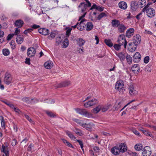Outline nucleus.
Returning a JSON list of instances; mask_svg holds the SVG:
<instances>
[{"label":"nucleus","instance_id":"nucleus-56","mask_svg":"<svg viewBox=\"0 0 156 156\" xmlns=\"http://www.w3.org/2000/svg\"><path fill=\"white\" fill-rule=\"evenodd\" d=\"M33 30V29L32 28L28 29L24 31V33L25 34H27L28 33L31 32Z\"/></svg>","mask_w":156,"mask_h":156},{"label":"nucleus","instance_id":"nucleus-16","mask_svg":"<svg viewBox=\"0 0 156 156\" xmlns=\"http://www.w3.org/2000/svg\"><path fill=\"white\" fill-rule=\"evenodd\" d=\"M44 66L46 69H49L52 67L53 63L52 62L48 61L44 63Z\"/></svg>","mask_w":156,"mask_h":156},{"label":"nucleus","instance_id":"nucleus-58","mask_svg":"<svg viewBox=\"0 0 156 156\" xmlns=\"http://www.w3.org/2000/svg\"><path fill=\"white\" fill-rule=\"evenodd\" d=\"M31 100H32L31 101V102L30 104H35L36 103H37L38 102V100L36 98H31Z\"/></svg>","mask_w":156,"mask_h":156},{"label":"nucleus","instance_id":"nucleus-13","mask_svg":"<svg viewBox=\"0 0 156 156\" xmlns=\"http://www.w3.org/2000/svg\"><path fill=\"white\" fill-rule=\"evenodd\" d=\"M84 20H82L78 24L77 29L80 30L81 31L84 30V27L86 26V24L84 23Z\"/></svg>","mask_w":156,"mask_h":156},{"label":"nucleus","instance_id":"nucleus-30","mask_svg":"<svg viewBox=\"0 0 156 156\" xmlns=\"http://www.w3.org/2000/svg\"><path fill=\"white\" fill-rule=\"evenodd\" d=\"M105 42L106 44L110 47H112L113 46V43L110 39H105Z\"/></svg>","mask_w":156,"mask_h":156},{"label":"nucleus","instance_id":"nucleus-2","mask_svg":"<svg viewBox=\"0 0 156 156\" xmlns=\"http://www.w3.org/2000/svg\"><path fill=\"white\" fill-rule=\"evenodd\" d=\"M142 12H146L147 16L150 18L153 17L155 14V10L152 8H146V7H144L142 9Z\"/></svg>","mask_w":156,"mask_h":156},{"label":"nucleus","instance_id":"nucleus-19","mask_svg":"<svg viewBox=\"0 0 156 156\" xmlns=\"http://www.w3.org/2000/svg\"><path fill=\"white\" fill-rule=\"evenodd\" d=\"M15 24L16 27L18 28H20L23 26L24 24V22L22 20L19 19L16 20L15 21Z\"/></svg>","mask_w":156,"mask_h":156},{"label":"nucleus","instance_id":"nucleus-48","mask_svg":"<svg viewBox=\"0 0 156 156\" xmlns=\"http://www.w3.org/2000/svg\"><path fill=\"white\" fill-rule=\"evenodd\" d=\"M84 106L86 108H88L92 106V104H91L90 101H89L88 102L85 103Z\"/></svg>","mask_w":156,"mask_h":156},{"label":"nucleus","instance_id":"nucleus-1","mask_svg":"<svg viewBox=\"0 0 156 156\" xmlns=\"http://www.w3.org/2000/svg\"><path fill=\"white\" fill-rule=\"evenodd\" d=\"M141 41V37L138 34L133 36V42L129 43L128 45V49L129 51L133 52L135 51L136 47L140 43Z\"/></svg>","mask_w":156,"mask_h":156},{"label":"nucleus","instance_id":"nucleus-38","mask_svg":"<svg viewBox=\"0 0 156 156\" xmlns=\"http://www.w3.org/2000/svg\"><path fill=\"white\" fill-rule=\"evenodd\" d=\"M151 153V151H146L143 150L142 154L144 156H149Z\"/></svg>","mask_w":156,"mask_h":156},{"label":"nucleus","instance_id":"nucleus-37","mask_svg":"<svg viewBox=\"0 0 156 156\" xmlns=\"http://www.w3.org/2000/svg\"><path fill=\"white\" fill-rule=\"evenodd\" d=\"M63 40V37H57L56 40V42L57 45H59L61 44Z\"/></svg>","mask_w":156,"mask_h":156},{"label":"nucleus","instance_id":"nucleus-43","mask_svg":"<svg viewBox=\"0 0 156 156\" xmlns=\"http://www.w3.org/2000/svg\"><path fill=\"white\" fill-rule=\"evenodd\" d=\"M0 117L1 118V124L2 127V128L5 129V121H4V118L2 115L0 116Z\"/></svg>","mask_w":156,"mask_h":156},{"label":"nucleus","instance_id":"nucleus-63","mask_svg":"<svg viewBox=\"0 0 156 156\" xmlns=\"http://www.w3.org/2000/svg\"><path fill=\"white\" fill-rule=\"evenodd\" d=\"M72 30V29L71 28H69L66 31V35L67 36H69L70 33L71 31Z\"/></svg>","mask_w":156,"mask_h":156},{"label":"nucleus","instance_id":"nucleus-10","mask_svg":"<svg viewBox=\"0 0 156 156\" xmlns=\"http://www.w3.org/2000/svg\"><path fill=\"white\" fill-rule=\"evenodd\" d=\"M131 70L135 74H137L139 72L140 69L138 64H134L131 68Z\"/></svg>","mask_w":156,"mask_h":156},{"label":"nucleus","instance_id":"nucleus-23","mask_svg":"<svg viewBox=\"0 0 156 156\" xmlns=\"http://www.w3.org/2000/svg\"><path fill=\"white\" fill-rule=\"evenodd\" d=\"M119 7L123 9H126L127 8V4L124 2L122 1L120 2L119 3Z\"/></svg>","mask_w":156,"mask_h":156},{"label":"nucleus","instance_id":"nucleus-45","mask_svg":"<svg viewBox=\"0 0 156 156\" xmlns=\"http://www.w3.org/2000/svg\"><path fill=\"white\" fill-rule=\"evenodd\" d=\"M3 54L5 56L8 55L9 54V51L7 49H4L2 51Z\"/></svg>","mask_w":156,"mask_h":156},{"label":"nucleus","instance_id":"nucleus-51","mask_svg":"<svg viewBox=\"0 0 156 156\" xmlns=\"http://www.w3.org/2000/svg\"><path fill=\"white\" fill-rule=\"evenodd\" d=\"M91 104H92V105L97 104L98 103V101L97 99L94 98L90 100Z\"/></svg>","mask_w":156,"mask_h":156},{"label":"nucleus","instance_id":"nucleus-40","mask_svg":"<svg viewBox=\"0 0 156 156\" xmlns=\"http://www.w3.org/2000/svg\"><path fill=\"white\" fill-rule=\"evenodd\" d=\"M107 16V15L104 12H101L99 15H98V16L97 17V19L100 20L102 18L104 17H106Z\"/></svg>","mask_w":156,"mask_h":156},{"label":"nucleus","instance_id":"nucleus-26","mask_svg":"<svg viewBox=\"0 0 156 156\" xmlns=\"http://www.w3.org/2000/svg\"><path fill=\"white\" fill-rule=\"evenodd\" d=\"M66 135H67L71 140L76 141V137L71 132L69 131H66Z\"/></svg>","mask_w":156,"mask_h":156},{"label":"nucleus","instance_id":"nucleus-27","mask_svg":"<svg viewBox=\"0 0 156 156\" xmlns=\"http://www.w3.org/2000/svg\"><path fill=\"white\" fill-rule=\"evenodd\" d=\"M86 26H87L86 30L87 31H90L93 28V25L91 22H87V23Z\"/></svg>","mask_w":156,"mask_h":156},{"label":"nucleus","instance_id":"nucleus-22","mask_svg":"<svg viewBox=\"0 0 156 156\" xmlns=\"http://www.w3.org/2000/svg\"><path fill=\"white\" fill-rule=\"evenodd\" d=\"M111 152L113 154L115 155H119L120 153L118 147L116 146H115L112 148Z\"/></svg>","mask_w":156,"mask_h":156},{"label":"nucleus","instance_id":"nucleus-21","mask_svg":"<svg viewBox=\"0 0 156 156\" xmlns=\"http://www.w3.org/2000/svg\"><path fill=\"white\" fill-rule=\"evenodd\" d=\"M23 40V36L21 35H17L16 37V42L19 44H20L22 43Z\"/></svg>","mask_w":156,"mask_h":156},{"label":"nucleus","instance_id":"nucleus-60","mask_svg":"<svg viewBox=\"0 0 156 156\" xmlns=\"http://www.w3.org/2000/svg\"><path fill=\"white\" fill-rule=\"evenodd\" d=\"M149 57L148 56L145 57L144 59V62L145 63H147L149 62Z\"/></svg>","mask_w":156,"mask_h":156},{"label":"nucleus","instance_id":"nucleus-34","mask_svg":"<svg viewBox=\"0 0 156 156\" xmlns=\"http://www.w3.org/2000/svg\"><path fill=\"white\" fill-rule=\"evenodd\" d=\"M2 101L5 104L9 106L10 108H14V105L8 101L6 100H3Z\"/></svg>","mask_w":156,"mask_h":156},{"label":"nucleus","instance_id":"nucleus-54","mask_svg":"<svg viewBox=\"0 0 156 156\" xmlns=\"http://www.w3.org/2000/svg\"><path fill=\"white\" fill-rule=\"evenodd\" d=\"M143 133L144 134H145V135L147 136H150L151 137L152 136V135L151 133L150 132L147 131L146 130H145V131Z\"/></svg>","mask_w":156,"mask_h":156},{"label":"nucleus","instance_id":"nucleus-29","mask_svg":"<svg viewBox=\"0 0 156 156\" xmlns=\"http://www.w3.org/2000/svg\"><path fill=\"white\" fill-rule=\"evenodd\" d=\"M78 44L80 47H82L85 43V41L82 38H79L76 40Z\"/></svg>","mask_w":156,"mask_h":156},{"label":"nucleus","instance_id":"nucleus-12","mask_svg":"<svg viewBox=\"0 0 156 156\" xmlns=\"http://www.w3.org/2000/svg\"><path fill=\"white\" fill-rule=\"evenodd\" d=\"M146 4V2L145 0H140L136 3V6L137 8H141L144 6Z\"/></svg>","mask_w":156,"mask_h":156},{"label":"nucleus","instance_id":"nucleus-61","mask_svg":"<svg viewBox=\"0 0 156 156\" xmlns=\"http://www.w3.org/2000/svg\"><path fill=\"white\" fill-rule=\"evenodd\" d=\"M20 30L18 29V28H16V29L15 31L13 34H14V35H17L20 34Z\"/></svg>","mask_w":156,"mask_h":156},{"label":"nucleus","instance_id":"nucleus-8","mask_svg":"<svg viewBox=\"0 0 156 156\" xmlns=\"http://www.w3.org/2000/svg\"><path fill=\"white\" fill-rule=\"evenodd\" d=\"M75 110L77 113L79 114L83 115L85 116H87L88 115L87 112L85 109L77 108L75 109Z\"/></svg>","mask_w":156,"mask_h":156},{"label":"nucleus","instance_id":"nucleus-47","mask_svg":"<svg viewBox=\"0 0 156 156\" xmlns=\"http://www.w3.org/2000/svg\"><path fill=\"white\" fill-rule=\"evenodd\" d=\"M122 105V103L121 102H119L118 104L117 105H115L114 106V108H115L114 111H117L121 107V105Z\"/></svg>","mask_w":156,"mask_h":156},{"label":"nucleus","instance_id":"nucleus-53","mask_svg":"<svg viewBox=\"0 0 156 156\" xmlns=\"http://www.w3.org/2000/svg\"><path fill=\"white\" fill-rule=\"evenodd\" d=\"M46 113L48 115L51 117H53L56 116L55 115L51 112L47 111Z\"/></svg>","mask_w":156,"mask_h":156},{"label":"nucleus","instance_id":"nucleus-28","mask_svg":"<svg viewBox=\"0 0 156 156\" xmlns=\"http://www.w3.org/2000/svg\"><path fill=\"white\" fill-rule=\"evenodd\" d=\"M93 126V124L92 123H90L88 124H86L84 123L83 127L88 130L89 129H92Z\"/></svg>","mask_w":156,"mask_h":156},{"label":"nucleus","instance_id":"nucleus-46","mask_svg":"<svg viewBox=\"0 0 156 156\" xmlns=\"http://www.w3.org/2000/svg\"><path fill=\"white\" fill-rule=\"evenodd\" d=\"M131 131L136 135L138 136H141V135L140 133L135 129H132Z\"/></svg>","mask_w":156,"mask_h":156},{"label":"nucleus","instance_id":"nucleus-52","mask_svg":"<svg viewBox=\"0 0 156 156\" xmlns=\"http://www.w3.org/2000/svg\"><path fill=\"white\" fill-rule=\"evenodd\" d=\"M25 117L29 121H30L31 123L34 124V122L32 120L31 118L27 115H25Z\"/></svg>","mask_w":156,"mask_h":156},{"label":"nucleus","instance_id":"nucleus-64","mask_svg":"<svg viewBox=\"0 0 156 156\" xmlns=\"http://www.w3.org/2000/svg\"><path fill=\"white\" fill-rule=\"evenodd\" d=\"M94 151L96 152H99L100 151V149L98 147L95 146L94 147Z\"/></svg>","mask_w":156,"mask_h":156},{"label":"nucleus","instance_id":"nucleus-17","mask_svg":"<svg viewBox=\"0 0 156 156\" xmlns=\"http://www.w3.org/2000/svg\"><path fill=\"white\" fill-rule=\"evenodd\" d=\"M117 27L118 31L120 33L124 32L126 29V27L124 24L120 23Z\"/></svg>","mask_w":156,"mask_h":156},{"label":"nucleus","instance_id":"nucleus-15","mask_svg":"<svg viewBox=\"0 0 156 156\" xmlns=\"http://www.w3.org/2000/svg\"><path fill=\"white\" fill-rule=\"evenodd\" d=\"M129 93L131 96H134L137 93V92L134 90L133 86H130L129 87Z\"/></svg>","mask_w":156,"mask_h":156},{"label":"nucleus","instance_id":"nucleus-32","mask_svg":"<svg viewBox=\"0 0 156 156\" xmlns=\"http://www.w3.org/2000/svg\"><path fill=\"white\" fill-rule=\"evenodd\" d=\"M143 147L142 144H136L134 146L135 149L137 151H140L142 149Z\"/></svg>","mask_w":156,"mask_h":156},{"label":"nucleus","instance_id":"nucleus-57","mask_svg":"<svg viewBox=\"0 0 156 156\" xmlns=\"http://www.w3.org/2000/svg\"><path fill=\"white\" fill-rule=\"evenodd\" d=\"M14 34H9L7 37V40L8 41H9L13 37Z\"/></svg>","mask_w":156,"mask_h":156},{"label":"nucleus","instance_id":"nucleus-6","mask_svg":"<svg viewBox=\"0 0 156 156\" xmlns=\"http://www.w3.org/2000/svg\"><path fill=\"white\" fill-rule=\"evenodd\" d=\"M36 53V50L33 47L28 48L27 50V55L30 57H34Z\"/></svg>","mask_w":156,"mask_h":156},{"label":"nucleus","instance_id":"nucleus-42","mask_svg":"<svg viewBox=\"0 0 156 156\" xmlns=\"http://www.w3.org/2000/svg\"><path fill=\"white\" fill-rule=\"evenodd\" d=\"M74 132L76 134L79 136H82L83 135L82 131L76 128Z\"/></svg>","mask_w":156,"mask_h":156},{"label":"nucleus","instance_id":"nucleus-25","mask_svg":"<svg viewBox=\"0 0 156 156\" xmlns=\"http://www.w3.org/2000/svg\"><path fill=\"white\" fill-rule=\"evenodd\" d=\"M73 121L76 122L80 126L83 127L84 124V121L82 120H80L77 119H74Z\"/></svg>","mask_w":156,"mask_h":156},{"label":"nucleus","instance_id":"nucleus-50","mask_svg":"<svg viewBox=\"0 0 156 156\" xmlns=\"http://www.w3.org/2000/svg\"><path fill=\"white\" fill-rule=\"evenodd\" d=\"M55 34L54 32H52L50 34V35L48 36V38L50 39L51 40L55 37Z\"/></svg>","mask_w":156,"mask_h":156},{"label":"nucleus","instance_id":"nucleus-36","mask_svg":"<svg viewBox=\"0 0 156 156\" xmlns=\"http://www.w3.org/2000/svg\"><path fill=\"white\" fill-rule=\"evenodd\" d=\"M62 140L63 142L67 146L69 147H71L72 148H74V147L73 145L70 143L67 140L65 139H62Z\"/></svg>","mask_w":156,"mask_h":156},{"label":"nucleus","instance_id":"nucleus-9","mask_svg":"<svg viewBox=\"0 0 156 156\" xmlns=\"http://www.w3.org/2000/svg\"><path fill=\"white\" fill-rule=\"evenodd\" d=\"M118 148L120 152H124L127 150V147L126 145L124 143L120 144Z\"/></svg>","mask_w":156,"mask_h":156},{"label":"nucleus","instance_id":"nucleus-5","mask_svg":"<svg viewBox=\"0 0 156 156\" xmlns=\"http://www.w3.org/2000/svg\"><path fill=\"white\" fill-rule=\"evenodd\" d=\"M12 79L11 74L8 72H6L5 75L4 82L6 84L8 85L11 83Z\"/></svg>","mask_w":156,"mask_h":156},{"label":"nucleus","instance_id":"nucleus-7","mask_svg":"<svg viewBox=\"0 0 156 156\" xmlns=\"http://www.w3.org/2000/svg\"><path fill=\"white\" fill-rule=\"evenodd\" d=\"M141 58V55L140 54L137 52L133 55V60L135 62H138L140 61Z\"/></svg>","mask_w":156,"mask_h":156},{"label":"nucleus","instance_id":"nucleus-62","mask_svg":"<svg viewBox=\"0 0 156 156\" xmlns=\"http://www.w3.org/2000/svg\"><path fill=\"white\" fill-rule=\"evenodd\" d=\"M13 108L14 109V111L16 112L19 114H20L21 112L20 111V110L17 108L15 107H14V108Z\"/></svg>","mask_w":156,"mask_h":156},{"label":"nucleus","instance_id":"nucleus-39","mask_svg":"<svg viewBox=\"0 0 156 156\" xmlns=\"http://www.w3.org/2000/svg\"><path fill=\"white\" fill-rule=\"evenodd\" d=\"M101 108V107L100 105H99L93 110L92 112L95 114L98 112Z\"/></svg>","mask_w":156,"mask_h":156},{"label":"nucleus","instance_id":"nucleus-49","mask_svg":"<svg viewBox=\"0 0 156 156\" xmlns=\"http://www.w3.org/2000/svg\"><path fill=\"white\" fill-rule=\"evenodd\" d=\"M121 46L122 45L119 44H115L114 45V47L116 50L118 51L120 48H121Z\"/></svg>","mask_w":156,"mask_h":156},{"label":"nucleus","instance_id":"nucleus-44","mask_svg":"<svg viewBox=\"0 0 156 156\" xmlns=\"http://www.w3.org/2000/svg\"><path fill=\"white\" fill-rule=\"evenodd\" d=\"M126 57L127 62L129 64L131 63L132 62V58L131 56L130 55L127 54Z\"/></svg>","mask_w":156,"mask_h":156},{"label":"nucleus","instance_id":"nucleus-4","mask_svg":"<svg viewBox=\"0 0 156 156\" xmlns=\"http://www.w3.org/2000/svg\"><path fill=\"white\" fill-rule=\"evenodd\" d=\"M117 42L122 45H123L125 48H126L127 42L125 39V35L122 34L119 35L118 38Z\"/></svg>","mask_w":156,"mask_h":156},{"label":"nucleus","instance_id":"nucleus-35","mask_svg":"<svg viewBox=\"0 0 156 156\" xmlns=\"http://www.w3.org/2000/svg\"><path fill=\"white\" fill-rule=\"evenodd\" d=\"M63 48H66L69 45V40L67 38H66L63 41Z\"/></svg>","mask_w":156,"mask_h":156},{"label":"nucleus","instance_id":"nucleus-41","mask_svg":"<svg viewBox=\"0 0 156 156\" xmlns=\"http://www.w3.org/2000/svg\"><path fill=\"white\" fill-rule=\"evenodd\" d=\"M136 2L134 1L132 2L131 3V9L133 10H135L136 9Z\"/></svg>","mask_w":156,"mask_h":156},{"label":"nucleus","instance_id":"nucleus-18","mask_svg":"<svg viewBox=\"0 0 156 156\" xmlns=\"http://www.w3.org/2000/svg\"><path fill=\"white\" fill-rule=\"evenodd\" d=\"M134 30L133 28L129 29L127 30L126 33V36L128 37H130L133 36L134 32Z\"/></svg>","mask_w":156,"mask_h":156},{"label":"nucleus","instance_id":"nucleus-3","mask_svg":"<svg viewBox=\"0 0 156 156\" xmlns=\"http://www.w3.org/2000/svg\"><path fill=\"white\" fill-rule=\"evenodd\" d=\"M124 85L123 81L122 80L117 81L115 83V89L117 90H119L120 92L122 91L123 93L125 90Z\"/></svg>","mask_w":156,"mask_h":156},{"label":"nucleus","instance_id":"nucleus-31","mask_svg":"<svg viewBox=\"0 0 156 156\" xmlns=\"http://www.w3.org/2000/svg\"><path fill=\"white\" fill-rule=\"evenodd\" d=\"M31 98L29 97H24L22 98V100L27 104H30L31 102V101L32 100H31Z\"/></svg>","mask_w":156,"mask_h":156},{"label":"nucleus","instance_id":"nucleus-20","mask_svg":"<svg viewBox=\"0 0 156 156\" xmlns=\"http://www.w3.org/2000/svg\"><path fill=\"white\" fill-rule=\"evenodd\" d=\"M70 83L69 81H65L59 84L57 86L58 87H66L69 86Z\"/></svg>","mask_w":156,"mask_h":156},{"label":"nucleus","instance_id":"nucleus-24","mask_svg":"<svg viewBox=\"0 0 156 156\" xmlns=\"http://www.w3.org/2000/svg\"><path fill=\"white\" fill-rule=\"evenodd\" d=\"M78 7L81 8V11L82 12H85L87 8V5H85V2H81L79 5Z\"/></svg>","mask_w":156,"mask_h":156},{"label":"nucleus","instance_id":"nucleus-55","mask_svg":"<svg viewBox=\"0 0 156 156\" xmlns=\"http://www.w3.org/2000/svg\"><path fill=\"white\" fill-rule=\"evenodd\" d=\"M10 44L11 46V48L12 49H14L16 48V44L15 42L13 41H11L10 43Z\"/></svg>","mask_w":156,"mask_h":156},{"label":"nucleus","instance_id":"nucleus-59","mask_svg":"<svg viewBox=\"0 0 156 156\" xmlns=\"http://www.w3.org/2000/svg\"><path fill=\"white\" fill-rule=\"evenodd\" d=\"M44 101L46 103H48L50 104H52L54 103L55 102V101L53 100H48V99H47L44 100Z\"/></svg>","mask_w":156,"mask_h":156},{"label":"nucleus","instance_id":"nucleus-33","mask_svg":"<svg viewBox=\"0 0 156 156\" xmlns=\"http://www.w3.org/2000/svg\"><path fill=\"white\" fill-rule=\"evenodd\" d=\"M118 56L119 57L121 61L124 60L125 59L126 57L125 54L122 52L119 53L118 54Z\"/></svg>","mask_w":156,"mask_h":156},{"label":"nucleus","instance_id":"nucleus-14","mask_svg":"<svg viewBox=\"0 0 156 156\" xmlns=\"http://www.w3.org/2000/svg\"><path fill=\"white\" fill-rule=\"evenodd\" d=\"M120 24V21L117 19H114L112 20L111 25L114 28H116L119 26Z\"/></svg>","mask_w":156,"mask_h":156},{"label":"nucleus","instance_id":"nucleus-11","mask_svg":"<svg viewBox=\"0 0 156 156\" xmlns=\"http://www.w3.org/2000/svg\"><path fill=\"white\" fill-rule=\"evenodd\" d=\"M38 31L40 34L45 36L48 35L49 33V30L45 28H40L38 30Z\"/></svg>","mask_w":156,"mask_h":156}]
</instances>
